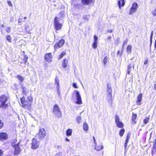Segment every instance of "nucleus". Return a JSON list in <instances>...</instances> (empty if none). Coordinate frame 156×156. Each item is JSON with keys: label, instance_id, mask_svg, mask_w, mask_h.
Segmentation results:
<instances>
[{"label": "nucleus", "instance_id": "obj_1", "mask_svg": "<svg viewBox=\"0 0 156 156\" xmlns=\"http://www.w3.org/2000/svg\"><path fill=\"white\" fill-rule=\"evenodd\" d=\"M16 142L17 140H15L14 141L12 142V146L15 149L14 152V155H18L21 151L20 148L19 146L20 142H18L17 143Z\"/></svg>", "mask_w": 156, "mask_h": 156}, {"label": "nucleus", "instance_id": "obj_2", "mask_svg": "<svg viewBox=\"0 0 156 156\" xmlns=\"http://www.w3.org/2000/svg\"><path fill=\"white\" fill-rule=\"evenodd\" d=\"M8 99L6 96L2 95L0 97V107L2 108H7L8 105L6 104Z\"/></svg>", "mask_w": 156, "mask_h": 156}, {"label": "nucleus", "instance_id": "obj_3", "mask_svg": "<svg viewBox=\"0 0 156 156\" xmlns=\"http://www.w3.org/2000/svg\"><path fill=\"white\" fill-rule=\"evenodd\" d=\"M59 18L58 17H55L54 19V24L55 29L56 30H60L62 26V23H59Z\"/></svg>", "mask_w": 156, "mask_h": 156}, {"label": "nucleus", "instance_id": "obj_4", "mask_svg": "<svg viewBox=\"0 0 156 156\" xmlns=\"http://www.w3.org/2000/svg\"><path fill=\"white\" fill-rule=\"evenodd\" d=\"M73 96L76 98V100L75 102L76 103L80 105L82 103L80 95L78 91L75 90L73 93Z\"/></svg>", "mask_w": 156, "mask_h": 156}, {"label": "nucleus", "instance_id": "obj_5", "mask_svg": "<svg viewBox=\"0 0 156 156\" xmlns=\"http://www.w3.org/2000/svg\"><path fill=\"white\" fill-rule=\"evenodd\" d=\"M20 100L23 108L27 109H29L30 108V106L32 104V103L30 101L25 100L24 97L21 98Z\"/></svg>", "mask_w": 156, "mask_h": 156}, {"label": "nucleus", "instance_id": "obj_6", "mask_svg": "<svg viewBox=\"0 0 156 156\" xmlns=\"http://www.w3.org/2000/svg\"><path fill=\"white\" fill-rule=\"evenodd\" d=\"M31 144V147L33 149H36L38 147L39 145V142L37 140V136L33 139Z\"/></svg>", "mask_w": 156, "mask_h": 156}, {"label": "nucleus", "instance_id": "obj_7", "mask_svg": "<svg viewBox=\"0 0 156 156\" xmlns=\"http://www.w3.org/2000/svg\"><path fill=\"white\" fill-rule=\"evenodd\" d=\"M53 112L58 117H60L61 116L62 112L59 107L57 105H54L53 109Z\"/></svg>", "mask_w": 156, "mask_h": 156}, {"label": "nucleus", "instance_id": "obj_8", "mask_svg": "<svg viewBox=\"0 0 156 156\" xmlns=\"http://www.w3.org/2000/svg\"><path fill=\"white\" fill-rule=\"evenodd\" d=\"M115 122L118 127L122 128L123 127V123L120 121L119 117L117 115H115Z\"/></svg>", "mask_w": 156, "mask_h": 156}, {"label": "nucleus", "instance_id": "obj_9", "mask_svg": "<svg viewBox=\"0 0 156 156\" xmlns=\"http://www.w3.org/2000/svg\"><path fill=\"white\" fill-rule=\"evenodd\" d=\"M138 8V5L136 2H134L133 4L132 7L130 9L129 14H131L135 12Z\"/></svg>", "mask_w": 156, "mask_h": 156}, {"label": "nucleus", "instance_id": "obj_10", "mask_svg": "<svg viewBox=\"0 0 156 156\" xmlns=\"http://www.w3.org/2000/svg\"><path fill=\"white\" fill-rule=\"evenodd\" d=\"M45 132L44 129L41 128L40 129L38 134V137L40 139L44 138L45 136Z\"/></svg>", "mask_w": 156, "mask_h": 156}, {"label": "nucleus", "instance_id": "obj_11", "mask_svg": "<svg viewBox=\"0 0 156 156\" xmlns=\"http://www.w3.org/2000/svg\"><path fill=\"white\" fill-rule=\"evenodd\" d=\"M45 59L48 63H50L52 61V58L51 53H46L44 56Z\"/></svg>", "mask_w": 156, "mask_h": 156}, {"label": "nucleus", "instance_id": "obj_12", "mask_svg": "<svg viewBox=\"0 0 156 156\" xmlns=\"http://www.w3.org/2000/svg\"><path fill=\"white\" fill-rule=\"evenodd\" d=\"M21 88L22 89V92L23 94L25 95H27V93L28 92V89L26 87L21 84Z\"/></svg>", "mask_w": 156, "mask_h": 156}, {"label": "nucleus", "instance_id": "obj_13", "mask_svg": "<svg viewBox=\"0 0 156 156\" xmlns=\"http://www.w3.org/2000/svg\"><path fill=\"white\" fill-rule=\"evenodd\" d=\"M8 136L5 133H0V140L6 139L7 138Z\"/></svg>", "mask_w": 156, "mask_h": 156}, {"label": "nucleus", "instance_id": "obj_14", "mask_svg": "<svg viewBox=\"0 0 156 156\" xmlns=\"http://www.w3.org/2000/svg\"><path fill=\"white\" fill-rule=\"evenodd\" d=\"M142 94L141 93L140 94L137 96V101L136 103L137 105H140L141 104L140 102L142 100Z\"/></svg>", "mask_w": 156, "mask_h": 156}, {"label": "nucleus", "instance_id": "obj_15", "mask_svg": "<svg viewBox=\"0 0 156 156\" xmlns=\"http://www.w3.org/2000/svg\"><path fill=\"white\" fill-rule=\"evenodd\" d=\"M92 2V0H82L81 2L84 5H88L91 3Z\"/></svg>", "mask_w": 156, "mask_h": 156}, {"label": "nucleus", "instance_id": "obj_16", "mask_svg": "<svg viewBox=\"0 0 156 156\" xmlns=\"http://www.w3.org/2000/svg\"><path fill=\"white\" fill-rule=\"evenodd\" d=\"M68 64V60L66 59H64L63 62L62 64V67L64 68H66L67 67Z\"/></svg>", "mask_w": 156, "mask_h": 156}, {"label": "nucleus", "instance_id": "obj_17", "mask_svg": "<svg viewBox=\"0 0 156 156\" xmlns=\"http://www.w3.org/2000/svg\"><path fill=\"white\" fill-rule=\"evenodd\" d=\"M103 148L102 145L97 146L96 144L95 145L94 149L97 151H101Z\"/></svg>", "mask_w": 156, "mask_h": 156}, {"label": "nucleus", "instance_id": "obj_18", "mask_svg": "<svg viewBox=\"0 0 156 156\" xmlns=\"http://www.w3.org/2000/svg\"><path fill=\"white\" fill-rule=\"evenodd\" d=\"M130 136V134L129 133H128L127 134L126 139V140L125 142V144H124L125 149L126 148V147L127 145Z\"/></svg>", "mask_w": 156, "mask_h": 156}, {"label": "nucleus", "instance_id": "obj_19", "mask_svg": "<svg viewBox=\"0 0 156 156\" xmlns=\"http://www.w3.org/2000/svg\"><path fill=\"white\" fill-rule=\"evenodd\" d=\"M118 5L119 8H120L121 6H123L125 4V2L124 0H121L119 1Z\"/></svg>", "mask_w": 156, "mask_h": 156}, {"label": "nucleus", "instance_id": "obj_20", "mask_svg": "<svg viewBox=\"0 0 156 156\" xmlns=\"http://www.w3.org/2000/svg\"><path fill=\"white\" fill-rule=\"evenodd\" d=\"M112 93H108L107 95V98L108 100V101L111 103L112 102Z\"/></svg>", "mask_w": 156, "mask_h": 156}, {"label": "nucleus", "instance_id": "obj_21", "mask_svg": "<svg viewBox=\"0 0 156 156\" xmlns=\"http://www.w3.org/2000/svg\"><path fill=\"white\" fill-rule=\"evenodd\" d=\"M65 42V41L63 40H61L58 43V48L62 46L64 44Z\"/></svg>", "mask_w": 156, "mask_h": 156}, {"label": "nucleus", "instance_id": "obj_22", "mask_svg": "<svg viewBox=\"0 0 156 156\" xmlns=\"http://www.w3.org/2000/svg\"><path fill=\"white\" fill-rule=\"evenodd\" d=\"M83 129L85 131H87L88 129V126L87 124L85 122L84 123L83 126Z\"/></svg>", "mask_w": 156, "mask_h": 156}, {"label": "nucleus", "instance_id": "obj_23", "mask_svg": "<svg viewBox=\"0 0 156 156\" xmlns=\"http://www.w3.org/2000/svg\"><path fill=\"white\" fill-rule=\"evenodd\" d=\"M72 133V130L71 129H67L66 132V135L67 136H69L71 135Z\"/></svg>", "mask_w": 156, "mask_h": 156}, {"label": "nucleus", "instance_id": "obj_24", "mask_svg": "<svg viewBox=\"0 0 156 156\" xmlns=\"http://www.w3.org/2000/svg\"><path fill=\"white\" fill-rule=\"evenodd\" d=\"M81 118L80 116H78L76 117V121L78 124H80L81 123Z\"/></svg>", "mask_w": 156, "mask_h": 156}, {"label": "nucleus", "instance_id": "obj_25", "mask_svg": "<svg viewBox=\"0 0 156 156\" xmlns=\"http://www.w3.org/2000/svg\"><path fill=\"white\" fill-rule=\"evenodd\" d=\"M137 117V115L136 114H133L132 117V120L135 123H136V122L135 121Z\"/></svg>", "mask_w": 156, "mask_h": 156}, {"label": "nucleus", "instance_id": "obj_26", "mask_svg": "<svg viewBox=\"0 0 156 156\" xmlns=\"http://www.w3.org/2000/svg\"><path fill=\"white\" fill-rule=\"evenodd\" d=\"M132 46L130 45H128L127 47V52L130 53L131 51Z\"/></svg>", "mask_w": 156, "mask_h": 156}, {"label": "nucleus", "instance_id": "obj_27", "mask_svg": "<svg viewBox=\"0 0 156 156\" xmlns=\"http://www.w3.org/2000/svg\"><path fill=\"white\" fill-rule=\"evenodd\" d=\"M149 117H146L144 119V123L146 124L149 121Z\"/></svg>", "mask_w": 156, "mask_h": 156}, {"label": "nucleus", "instance_id": "obj_28", "mask_svg": "<svg viewBox=\"0 0 156 156\" xmlns=\"http://www.w3.org/2000/svg\"><path fill=\"white\" fill-rule=\"evenodd\" d=\"M132 68V66L131 64L128 65L127 66V73L129 74L131 72L130 69Z\"/></svg>", "mask_w": 156, "mask_h": 156}, {"label": "nucleus", "instance_id": "obj_29", "mask_svg": "<svg viewBox=\"0 0 156 156\" xmlns=\"http://www.w3.org/2000/svg\"><path fill=\"white\" fill-rule=\"evenodd\" d=\"M17 78L20 82H22L24 80V78L23 77L21 76L18 75L17 76Z\"/></svg>", "mask_w": 156, "mask_h": 156}, {"label": "nucleus", "instance_id": "obj_30", "mask_svg": "<svg viewBox=\"0 0 156 156\" xmlns=\"http://www.w3.org/2000/svg\"><path fill=\"white\" fill-rule=\"evenodd\" d=\"M65 12L64 11H62L60 12L58 14V16L60 18H62L64 16V15Z\"/></svg>", "mask_w": 156, "mask_h": 156}, {"label": "nucleus", "instance_id": "obj_31", "mask_svg": "<svg viewBox=\"0 0 156 156\" xmlns=\"http://www.w3.org/2000/svg\"><path fill=\"white\" fill-rule=\"evenodd\" d=\"M125 132V129H121L119 132V135L120 136H123V134Z\"/></svg>", "mask_w": 156, "mask_h": 156}, {"label": "nucleus", "instance_id": "obj_32", "mask_svg": "<svg viewBox=\"0 0 156 156\" xmlns=\"http://www.w3.org/2000/svg\"><path fill=\"white\" fill-rule=\"evenodd\" d=\"M97 42H94L93 44H92V46L94 49H95L97 48Z\"/></svg>", "mask_w": 156, "mask_h": 156}, {"label": "nucleus", "instance_id": "obj_33", "mask_svg": "<svg viewBox=\"0 0 156 156\" xmlns=\"http://www.w3.org/2000/svg\"><path fill=\"white\" fill-rule=\"evenodd\" d=\"M66 53L65 52H62L61 54L60 55L58 58V59H60L62 58V57L65 55Z\"/></svg>", "mask_w": 156, "mask_h": 156}, {"label": "nucleus", "instance_id": "obj_34", "mask_svg": "<svg viewBox=\"0 0 156 156\" xmlns=\"http://www.w3.org/2000/svg\"><path fill=\"white\" fill-rule=\"evenodd\" d=\"M6 38L7 40L9 42H10L11 41L12 39L11 37L10 36H6Z\"/></svg>", "mask_w": 156, "mask_h": 156}, {"label": "nucleus", "instance_id": "obj_35", "mask_svg": "<svg viewBox=\"0 0 156 156\" xmlns=\"http://www.w3.org/2000/svg\"><path fill=\"white\" fill-rule=\"evenodd\" d=\"M56 83V84L57 85V89L58 90V93L59 94V91H58V89L59 88V83L58 81H57L56 80H55Z\"/></svg>", "mask_w": 156, "mask_h": 156}, {"label": "nucleus", "instance_id": "obj_36", "mask_svg": "<svg viewBox=\"0 0 156 156\" xmlns=\"http://www.w3.org/2000/svg\"><path fill=\"white\" fill-rule=\"evenodd\" d=\"M107 90L108 93H111L112 91V89L110 87H109V86L108 85Z\"/></svg>", "mask_w": 156, "mask_h": 156}, {"label": "nucleus", "instance_id": "obj_37", "mask_svg": "<svg viewBox=\"0 0 156 156\" xmlns=\"http://www.w3.org/2000/svg\"><path fill=\"white\" fill-rule=\"evenodd\" d=\"M107 60H108V58H107V57H105L104 58V59H103V63H104V65H105V64H106L107 62Z\"/></svg>", "mask_w": 156, "mask_h": 156}, {"label": "nucleus", "instance_id": "obj_38", "mask_svg": "<svg viewBox=\"0 0 156 156\" xmlns=\"http://www.w3.org/2000/svg\"><path fill=\"white\" fill-rule=\"evenodd\" d=\"M27 99H28V101H30L32 103L33 98L31 96H28L27 97Z\"/></svg>", "mask_w": 156, "mask_h": 156}, {"label": "nucleus", "instance_id": "obj_39", "mask_svg": "<svg viewBox=\"0 0 156 156\" xmlns=\"http://www.w3.org/2000/svg\"><path fill=\"white\" fill-rule=\"evenodd\" d=\"M94 42H98V37L95 35H94Z\"/></svg>", "mask_w": 156, "mask_h": 156}, {"label": "nucleus", "instance_id": "obj_40", "mask_svg": "<svg viewBox=\"0 0 156 156\" xmlns=\"http://www.w3.org/2000/svg\"><path fill=\"white\" fill-rule=\"evenodd\" d=\"M153 35V31H151V36H150V42L151 43L152 40V37Z\"/></svg>", "mask_w": 156, "mask_h": 156}, {"label": "nucleus", "instance_id": "obj_41", "mask_svg": "<svg viewBox=\"0 0 156 156\" xmlns=\"http://www.w3.org/2000/svg\"><path fill=\"white\" fill-rule=\"evenodd\" d=\"M11 28L9 27H8L6 29V31L7 33H9L11 31Z\"/></svg>", "mask_w": 156, "mask_h": 156}, {"label": "nucleus", "instance_id": "obj_42", "mask_svg": "<svg viewBox=\"0 0 156 156\" xmlns=\"http://www.w3.org/2000/svg\"><path fill=\"white\" fill-rule=\"evenodd\" d=\"M62 153L61 152H59L57 153L55 156H61L62 155Z\"/></svg>", "mask_w": 156, "mask_h": 156}, {"label": "nucleus", "instance_id": "obj_43", "mask_svg": "<svg viewBox=\"0 0 156 156\" xmlns=\"http://www.w3.org/2000/svg\"><path fill=\"white\" fill-rule=\"evenodd\" d=\"M156 152V148H153L152 151V154L153 155V154Z\"/></svg>", "mask_w": 156, "mask_h": 156}, {"label": "nucleus", "instance_id": "obj_44", "mask_svg": "<svg viewBox=\"0 0 156 156\" xmlns=\"http://www.w3.org/2000/svg\"><path fill=\"white\" fill-rule=\"evenodd\" d=\"M28 27H29V25L27 24H26V25H25V28L26 30L27 31V30H28Z\"/></svg>", "mask_w": 156, "mask_h": 156}, {"label": "nucleus", "instance_id": "obj_45", "mask_svg": "<svg viewBox=\"0 0 156 156\" xmlns=\"http://www.w3.org/2000/svg\"><path fill=\"white\" fill-rule=\"evenodd\" d=\"M58 44L56 43L54 45V48L55 50H56L57 49V48H58Z\"/></svg>", "mask_w": 156, "mask_h": 156}, {"label": "nucleus", "instance_id": "obj_46", "mask_svg": "<svg viewBox=\"0 0 156 156\" xmlns=\"http://www.w3.org/2000/svg\"><path fill=\"white\" fill-rule=\"evenodd\" d=\"M7 3H8V5H9V6H12V2L10 1H8L7 2Z\"/></svg>", "mask_w": 156, "mask_h": 156}, {"label": "nucleus", "instance_id": "obj_47", "mask_svg": "<svg viewBox=\"0 0 156 156\" xmlns=\"http://www.w3.org/2000/svg\"><path fill=\"white\" fill-rule=\"evenodd\" d=\"M73 86L75 88H78V87L76 85V83H73Z\"/></svg>", "mask_w": 156, "mask_h": 156}, {"label": "nucleus", "instance_id": "obj_48", "mask_svg": "<svg viewBox=\"0 0 156 156\" xmlns=\"http://www.w3.org/2000/svg\"><path fill=\"white\" fill-rule=\"evenodd\" d=\"M153 148H156V139L155 140V142L154 143Z\"/></svg>", "mask_w": 156, "mask_h": 156}, {"label": "nucleus", "instance_id": "obj_49", "mask_svg": "<svg viewBox=\"0 0 156 156\" xmlns=\"http://www.w3.org/2000/svg\"><path fill=\"white\" fill-rule=\"evenodd\" d=\"M93 138L94 139V143L95 144V145L96 144V140H95V138L94 136H93Z\"/></svg>", "mask_w": 156, "mask_h": 156}, {"label": "nucleus", "instance_id": "obj_50", "mask_svg": "<svg viewBox=\"0 0 156 156\" xmlns=\"http://www.w3.org/2000/svg\"><path fill=\"white\" fill-rule=\"evenodd\" d=\"M148 59L145 60L144 61V64H147L148 63Z\"/></svg>", "mask_w": 156, "mask_h": 156}, {"label": "nucleus", "instance_id": "obj_51", "mask_svg": "<svg viewBox=\"0 0 156 156\" xmlns=\"http://www.w3.org/2000/svg\"><path fill=\"white\" fill-rule=\"evenodd\" d=\"M3 155V153L2 150L0 149V156H2Z\"/></svg>", "mask_w": 156, "mask_h": 156}, {"label": "nucleus", "instance_id": "obj_52", "mask_svg": "<svg viewBox=\"0 0 156 156\" xmlns=\"http://www.w3.org/2000/svg\"><path fill=\"white\" fill-rule=\"evenodd\" d=\"M127 43V41H124L123 42V46H122V47H123L126 44V43Z\"/></svg>", "mask_w": 156, "mask_h": 156}, {"label": "nucleus", "instance_id": "obj_53", "mask_svg": "<svg viewBox=\"0 0 156 156\" xmlns=\"http://www.w3.org/2000/svg\"><path fill=\"white\" fill-rule=\"evenodd\" d=\"M28 59L27 57H25V58L24 59V60L25 61V62L26 63L27 62V59Z\"/></svg>", "mask_w": 156, "mask_h": 156}, {"label": "nucleus", "instance_id": "obj_54", "mask_svg": "<svg viewBox=\"0 0 156 156\" xmlns=\"http://www.w3.org/2000/svg\"><path fill=\"white\" fill-rule=\"evenodd\" d=\"M10 22H12L13 21V18L12 17H10Z\"/></svg>", "mask_w": 156, "mask_h": 156}, {"label": "nucleus", "instance_id": "obj_55", "mask_svg": "<svg viewBox=\"0 0 156 156\" xmlns=\"http://www.w3.org/2000/svg\"><path fill=\"white\" fill-rule=\"evenodd\" d=\"M57 148L58 149H61V147L60 146H58Z\"/></svg>", "mask_w": 156, "mask_h": 156}, {"label": "nucleus", "instance_id": "obj_56", "mask_svg": "<svg viewBox=\"0 0 156 156\" xmlns=\"http://www.w3.org/2000/svg\"><path fill=\"white\" fill-rule=\"evenodd\" d=\"M22 22V20L20 19L18 20V22L19 23H21Z\"/></svg>", "mask_w": 156, "mask_h": 156}, {"label": "nucleus", "instance_id": "obj_57", "mask_svg": "<svg viewBox=\"0 0 156 156\" xmlns=\"http://www.w3.org/2000/svg\"><path fill=\"white\" fill-rule=\"evenodd\" d=\"M111 36H108V40H109L111 39Z\"/></svg>", "mask_w": 156, "mask_h": 156}, {"label": "nucleus", "instance_id": "obj_58", "mask_svg": "<svg viewBox=\"0 0 156 156\" xmlns=\"http://www.w3.org/2000/svg\"><path fill=\"white\" fill-rule=\"evenodd\" d=\"M66 141H68V142H69V140L67 138H66Z\"/></svg>", "mask_w": 156, "mask_h": 156}, {"label": "nucleus", "instance_id": "obj_59", "mask_svg": "<svg viewBox=\"0 0 156 156\" xmlns=\"http://www.w3.org/2000/svg\"><path fill=\"white\" fill-rule=\"evenodd\" d=\"M108 32L111 33L112 32V30H108Z\"/></svg>", "mask_w": 156, "mask_h": 156}, {"label": "nucleus", "instance_id": "obj_60", "mask_svg": "<svg viewBox=\"0 0 156 156\" xmlns=\"http://www.w3.org/2000/svg\"><path fill=\"white\" fill-rule=\"evenodd\" d=\"M49 1L51 2H54L55 1V0H49Z\"/></svg>", "mask_w": 156, "mask_h": 156}, {"label": "nucleus", "instance_id": "obj_61", "mask_svg": "<svg viewBox=\"0 0 156 156\" xmlns=\"http://www.w3.org/2000/svg\"><path fill=\"white\" fill-rule=\"evenodd\" d=\"M154 89H156V84H155L154 85Z\"/></svg>", "mask_w": 156, "mask_h": 156}, {"label": "nucleus", "instance_id": "obj_62", "mask_svg": "<svg viewBox=\"0 0 156 156\" xmlns=\"http://www.w3.org/2000/svg\"><path fill=\"white\" fill-rule=\"evenodd\" d=\"M155 48H156V40H155Z\"/></svg>", "mask_w": 156, "mask_h": 156}, {"label": "nucleus", "instance_id": "obj_63", "mask_svg": "<svg viewBox=\"0 0 156 156\" xmlns=\"http://www.w3.org/2000/svg\"><path fill=\"white\" fill-rule=\"evenodd\" d=\"M119 52H120V51L119 50L118 52H117V55H118L119 53Z\"/></svg>", "mask_w": 156, "mask_h": 156}, {"label": "nucleus", "instance_id": "obj_64", "mask_svg": "<svg viewBox=\"0 0 156 156\" xmlns=\"http://www.w3.org/2000/svg\"><path fill=\"white\" fill-rule=\"evenodd\" d=\"M134 57H133L131 58L130 59V60H132L133 59H134Z\"/></svg>", "mask_w": 156, "mask_h": 156}]
</instances>
